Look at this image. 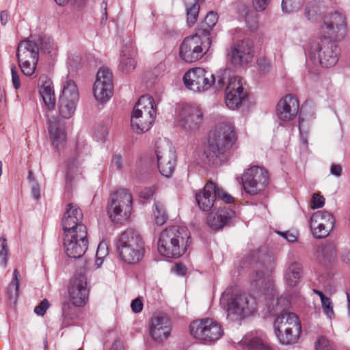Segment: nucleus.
Returning <instances> with one entry per match:
<instances>
[{
    "label": "nucleus",
    "mask_w": 350,
    "mask_h": 350,
    "mask_svg": "<svg viewBox=\"0 0 350 350\" xmlns=\"http://www.w3.org/2000/svg\"><path fill=\"white\" fill-rule=\"evenodd\" d=\"M16 56L21 72L27 77H32L36 70L39 59V48L33 40H24L19 42Z\"/></svg>",
    "instance_id": "12"
},
{
    "label": "nucleus",
    "mask_w": 350,
    "mask_h": 350,
    "mask_svg": "<svg viewBox=\"0 0 350 350\" xmlns=\"http://www.w3.org/2000/svg\"><path fill=\"white\" fill-rule=\"evenodd\" d=\"M299 105L297 98L288 94L282 98L276 107L277 117L282 121L288 122L293 120L297 115Z\"/></svg>",
    "instance_id": "25"
},
{
    "label": "nucleus",
    "mask_w": 350,
    "mask_h": 350,
    "mask_svg": "<svg viewBox=\"0 0 350 350\" xmlns=\"http://www.w3.org/2000/svg\"><path fill=\"white\" fill-rule=\"evenodd\" d=\"M9 256V249L7 239L0 237V265L5 267Z\"/></svg>",
    "instance_id": "39"
},
{
    "label": "nucleus",
    "mask_w": 350,
    "mask_h": 350,
    "mask_svg": "<svg viewBox=\"0 0 350 350\" xmlns=\"http://www.w3.org/2000/svg\"><path fill=\"white\" fill-rule=\"evenodd\" d=\"M234 216V212L226 206L211 212L207 217L208 225L213 229H220Z\"/></svg>",
    "instance_id": "27"
},
{
    "label": "nucleus",
    "mask_w": 350,
    "mask_h": 350,
    "mask_svg": "<svg viewBox=\"0 0 350 350\" xmlns=\"http://www.w3.org/2000/svg\"><path fill=\"white\" fill-rule=\"evenodd\" d=\"M108 255V246L106 242L101 241L97 247L96 256H99V258H106Z\"/></svg>",
    "instance_id": "46"
},
{
    "label": "nucleus",
    "mask_w": 350,
    "mask_h": 350,
    "mask_svg": "<svg viewBox=\"0 0 350 350\" xmlns=\"http://www.w3.org/2000/svg\"><path fill=\"white\" fill-rule=\"evenodd\" d=\"M321 305L323 312L327 318L330 320L333 319L335 317V313L334 311L333 303L331 299L328 297L326 299L322 301Z\"/></svg>",
    "instance_id": "41"
},
{
    "label": "nucleus",
    "mask_w": 350,
    "mask_h": 350,
    "mask_svg": "<svg viewBox=\"0 0 350 350\" xmlns=\"http://www.w3.org/2000/svg\"><path fill=\"white\" fill-rule=\"evenodd\" d=\"M175 272L180 275H183L187 271L186 267L181 264H176L174 267Z\"/></svg>",
    "instance_id": "60"
},
{
    "label": "nucleus",
    "mask_w": 350,
    "mask_h": 350,
    "mask_svg": "<svg viewBox=\"0 0 350 350\" xmlns=\"http://www.w3.org/2000/svg\"><path fill=\"white\" fill-rule=\"evenodd\" d=\"M158 168L161 174L170 177L174 171L176 155L172 144L167 140H161L156 146Z\"/></svg>",
    "instance_id": "15"
},
{
    "label": "nucleus",
    "mask_w": 350,
    "mask_h": 350,
    "mask_svg": "<svg viewBox=\"0 0 350 350\" xmlns=\"http://www.w3.org/2000/svg\"><path fill=\"white\" fill-rule=\"evenodd\" d=\"M82 211L76 204L70 203L65 208L62 219L64 234L74 233L75 231L87 229L83 223Z\"/></svg>",
    "instance_id": "23"
},
{
    "label": "nucleus",
    "mask_w": 350,
    "mask_h": 350,
    "mask_svg": "<svg viewBox=\"0 0 350 350\" xmlns=\"http://www.w3.org/2000/svg\"><path fill=\"white\" fill-rule=\"evenodd\" d=\"M154 209L153 211L154 216V220L155 223L158 226H162L163 225L167 219V215L165 213V208L159 202H157L154 204Z\"/></svg>",
    "instance_id": "37"
},
{
    "label": "nucleus",
    "mask_w": 350,
    "mask_h": 350,
    "mask_svg": "<svg viewBox=\"0 0 350 350\" xmlns=\"http://www.w3.org/2000/svg\"><path fill=\"white\" fill-rule=\"evenodd\" d=\"M220 305L226 310L228 318L237 321L252 315L256 310V301L250 295L231 294L230 291H226L221 295Z\"/></svg>",
    "instance_id": "5"
},
{
    "label": "nucleus",
    "mask_w": 350,
    "mask_h": 350,
    "mask_svg": "<svg viewBox=\"0 0 350 350\" xmlns=\"http://www.w3.org/2000/svg\"><path fill=\"white\" fill-rule=\"evenodd\" d=\"M149 335L152 340L161 343L171 335L172 323L170 319L163 314L152 317L149 321Z\"/></svg>",
    "instance_id": "24"
},
{
    "label": "nucleus",
    "mask_w": 350,
    "mask_h": 350,
    "mask_svg": "<svg viewBox=\"0 0 350 350\" xmlns=\"http://www.w3.org/2000/svg\"><path fill=\"white\" fill-rule=\"evenodd\" d=\"M88 247V229L64 234V247L70 258H80Z\"/></svg>",
    "instance_id": "17"
},
{
    "label": "nucleus",
    "mask_w": 350,
    "mask_h": 350,
    "mask_svg": "<svg viewBox=\"0 0 350 350\" xmlns=\"http://www.w3.org/2000/svg\"><path fill=\"white\" fill-rule=\"evenodd\" d=\"M274 329L279 342L282 345H290L298 340L301 325L297 315L284 312L275 318Z\"/></svg>",
    "instance_id": "8"
},
{
    "label": "nucleus",
    "mask_w": 350,
    "mask_h": 350,
    "mask_svg": "<svg viewBox=\"0 0 350 350\" xmlns=\"http://www.w3.org/2000/svg\"><path fill=\"white\" fill-rule=\"evenodd\" d=\"M280 234L286 239L288 242L294 243L297 239V234L294 232H281Z\"/></svg>",
    "instance_id": "55"
},
{
    "label": "nucleus",
    "mask_w": 350,
    "mask_h": 350,
    "mask_svg": "<svg viewBox=\"0 0 350 350\" xmlns=\"http://www.w3.org/2000/svg\"><path fill=\"white\" fill-rule=\"evenodd\" d=\"M314 293H316L317 295H318L319 296L321 301L326 299L327 298H328L327 297L325 296V295L323 294V292H321L319 290H314Z\"/></svg>",
    "instance_id": "64"
},
{
    "label": "nucleus",
    "mask_w": 350,
    "mask_h": 350,
    "mask_svg": "<svg viewBox=\"0 0 350 350\" xmlns=\"http://www.w3.org/2000/svg\"><path fill=\"white\" fill-rule=\"evenodd\" d=\"M204 33V35L197 33L183 40L179 49L180 57L183 61L187 63L195 62L207 53L211 41L206 32Z\"/></svg>",
    "instance_id": "11"
},
{
    "label": "nucleus",
    "mask_w": 350,
    "mask_h": 350,
    "mask_svg": "<svg viewBox=\"0 0 350 350\" xmlns=\"http://www.w3.org/2000/svg\"><path fill=\"white\" fill-rule=\"evenodd\" d=\"M342 260L347 263H350V250H344L342 254Z\"/></svg>",
    "instance_id": "62"
},
{
    "label": "nucleus",
    "mask_w": 350,
    "mask_h": 350,
    "mask_svg": "<svg viewBox=\"0 0 350 350\" xmlns=\"http://www.w3.org/2000/svg\"><path fill=\"white\" fill-rule=\"evenodd\" d=\"M258 65L261 71L263 72H267L269 71L270 65L269 62L266 59H261L258 61Z\"/></svg>",
    "instance_id": "56"
},
{
    "label": "nucleus",
    "mask_w": 350,
    "mask_h": 350,
    "mask_svg": "<svg viewBox=\"0 0 350 350\" xmlns=\"http://www.w3.org/2000/svg\"><path fill=\"white\" fill-rule=\"evenodd\" d=\"M269 176L267 171L258 166H252L243 173L241 183L244 191L250 195H256L267 186Z\"/></svg>",
    "instance_id": "13"
},
{
    "label": "nucleus",
    "mask_w": 350,
    "mask_h": 350,
    "mask_svg": "<svg viewBox=\"0 0 350 350\" xmlns=\"http://www.w3.org/2000/svg\"><path fill=\"white\" fill-rule=\"evenodd\" d=\"M12 73V82L14 88L18 90L21 87L20 77L17 68L15 66H12L11 68Z\"/></svg>",
    "instance_id": "45"
},
{
    "label": "nucleus",
    "mask_w": 350,
    "mask_h": 350,
    "mask_svg": "<svg viewBox=\"0 0 350 350\" xmlns=\"http://www.w3.org/2000/svg\"><path fill=\"white\" fill-rule=\"evenodd\" d=\"M301 3V0H282V11L285 13L293 12L299 8Z\"/></svg>",
    "instance_id": "40"
},
{
    "label": "nucleus",
    "mask_w": 350,
    "mask_h": 350,
    "mask_svg": "<svg viewBox=\"0 0 350 350\" xmlns=\"http://www.w3.org/2000/svg\"><path fill=\"white\" fill-rule=\"evenodd\" d=\"M131 309L135 313L140 312L143 308L142 300L140 298L135 299L131 304Z\"/></svg>",
    "instance_id": "52"
},
{
    "label": "nucleus",
    "mask_w": 350,
    "mask_h": 350,
    "mask_svg": "<svg viewBox=\"0 0 350 350\" xmlns=\"http://www.w3.org/2000/svg\"><path fill=\"white\" fill-rule=\"evenodd\" d=\"M82 169L79 163L75 159L69 160L67 165L66 185L72 189L82 179Z\"/></svg>",
    "instance_id": "30"
},
{
    "label": "nucleus",
    "mask_w": 350,
    "mask_h": 350,
    "mask_svg": "<svg viewBox=\"0 0 350 350\" xmlns=\"http://www.w3.org/2000/svg\"><path fill=\"white\" fill-rule=\"evenodd\" d=\"M203 118V111L198 105H186L179 114L178 124L186 131H196L201 126Z\"/></svg>",
    "instance_id": "21"
},
{
    "label": "nucleus",
    "mask_w": 350,
    "mask_h": 350,
    "mask_svg": "<svg viewBox=\"0 0 350 350\" xmlns=\"http://www.w3.org/2000/svg\"><path fill=\"white\" fill-rule=\"evenodd\" d=\"M341 37L329 36L321 34L319 38L312 40L306 48L308 57L314 63L323 67L334 66L338 60V49L332 38Z\"/></svg>",
    "instance_id": "4"
},
{
    "label": "nucleus",
    "mask_w": 350,
    "mask_h": 350,
    "mask_svg": "<svg viewBox=\"0 0 350 350\" xmlns=\"http://www.w3.org/2000/svg\"><path fill=\"white\" fill-rule=\"evenodd\" d=\"M186 88L194 92H204L213 85L216 89H221L224 85L223 78L218 77L216 81L214 75L202 68H194L188 70L183 77Z\"/></svg>",
    "instance_id": "9"
},
{
    "label": "nucleus",
    "mask_w": 350,
    "mask_h": 350,
    "mask_svg": "<svg viewBox=\"0 0 350 350\" xmlns=\"http://www.w3.org/2000/svg\"><path fill=\"white\" fill-rule=\"evenodd\" d=\"M218 21L217 14L211 11L209 12L204 18V21L202 23V33L201 35H204V31L209 35V30L211 29L217 23ZM201 30H199L198 33H200Z\"/></svg>",
    "instance_id": "35"
},
{
    "label": "nucleus",
    "mask_w": 350,
    "mask_h": 350,
    "mask_svg": "<svg viewBox=\"0 0 350 350\" xmlns=\"http://www.w3.org/2000/svg\"><path fill=\"white\" fill-rule=\"evenodd\" d=\"M32 196L35 199L40 198V187L37 183H33L31 186Z\"/></svg>",
    "instance_id": "59"
},
{
    "label": "nucleus",
    "mask_w": 350,
    "mask_h": 350,
    "mask_svg": "<svg viewBox=\"0 0 350 350\" xmlns=\"http://www.w3.org/2000/svg\"><path fill=\"white\" fill-rule=\"evenodd\" d=\"M41 83L39 93L45 105L49 109H53L55 105V97L51 81L46 76L39 79Z\"/></svg>",
    "instance_id": "29"
},
{
    "label": "nucleus",
    "mask_w": 350,
    "mask_h": 350,
    "mask_svg": "<svg viewBox=\"0 0 350 350\" xmlns=\"http://www.w3.org/2000/svg\"><path fill=\"white\" fill-rule=\"evenodd\" d=\"M137 50L132 42L126 43L120 51L119 69L124 73L132 72L137 66Z\"/></svg>",
    "instance_id": "26"
},
{
    "label": "nucleus",
    "mask_w": 350,
    "mask_h": 350,
    "mask_svg": "<svg viewBox=\"0 0 350 350\" xmlns=\"http://www.w3.org/2000/svg\"><path fill=\"white\" fill-rule=\"evenodd\" d=\"M199 11L200 4L198 1H194L191 4H186L187 22L189 25H192L196 22Z\"/></svg>",
    "instance_id": "36"
},
{
    "label": "nucleus",
    "mask_w": 350,
    "mask_h": 350,
    "mask_svg": "<svg viewBox=\"0 0 350 350\" xmlns=\"http://www.w3.org/2000/svg\"><path fill=\"white\" fill-rule=\"evenodd\" d=\"M254 9L257 11H263L268 6L270 0H252Z\"/></svg>",
    "instance_id": "50"
},
{
    "label": "nucleus",
    "mask_w": 350,
    "mask_h": 350,
    "mask_svg": "<svg viewBox=\"0 0 350 350\" xmlns=\"http://www.w3.org/2000/svg\"><path fill=\"white\" fill-rule=\"evenodd\" d=\"M324 1L312 0L307 3L305 16L311 23H319V33L329 36L344 37L347 32L345 17L338 13H329Z\"/></svg>",
    "instance_id": "2"
},
{
    "label": "nucleus",
    "mask_w": 350,
    "mask_h": 350,
    "mask_svg": "<svg viewBox=\"0 0 350 350\" xmlns=\"http://www.w3.org/2000/svg\"><path fill=\"white\" fill-rule=\"evenodd\" d=\"M334 222V218L330 213L319 211L312 215L309 225L312 235L317 239H322L329 235L333 230Z\"/></svg>",
    "instance_id": "20"
},
{
    "label": "nucleus",
    "mask_w": 350,
    "mask_h": 350,
    "mask_svg": "<svg viewBox=\"0 0 350 350\" xmlns=\"http://www.w3.org/2000/svg\"><path fill=\"white\" fill-rule=\"evenodd\" d=\"M331 174L335 176H340L342 173V167L340 165L334 164L330 168Z\"/></svg>",
    "instance_id": "57"
},
{
    "label": "nucleus",
    "mask_w": 350,
    "mask_h": 350,
    "mask_svg": "<svg viewBox=\"0 0 350 350\" xmlns=\"http://www.w3.org/2000/svg\"><path fill=\"white\" fill-rule=\"evenodd\" d=\"M117 250L122 260L127 264L139 262L144 252L142 238L131 230H126L120 234Z\"/></svg>",
    "instance_id": "7"
},
{
    "label": "nucleus",
    "mask_w": 350,
    "mask_h": 350,
    "mask_svg": "<svg viewBox=\"0 0 350 350\" xmlns=\"http://www.w3.org/2000/svg\"><path fill=\"white\" fill-rule=\"evenodd\" d=\"M265 273L262 271H256L251 276V280L256 284H263L265 282Z\"/></svg>",
    "instance_id": "51"
},
{
    "label": "nucleus",
    "mask_w": 350,
    "mask_h": 350,
    "mask_svg": "<svg viewBox=\"0 0 350 350\" xmlns=\"http://www.w3.org/2000/svg\"><path fill=\"white\" fill-rule=\"evenodd\" d=\"M49 302L46 299H43L40 304L34 308L35 313L38 315L43 316L49 308Z\"/></svg>",
    "instance_id": "48"
},
{
    "label": "nucleus",
    "mask_w": 350,
    "mask_h": 350,
    "mask_svg": "<svg viewBox=\"0 0 350 350\" xmlns=\"http://www.w3.org/2000/svg\"><path fill=\"white\" fill-rule=\"evenodd\" d=\"M215 195H216V198H218L222 200L226 203H230L233 200V198L230 195L225 193L222 189L217 187L216 185H215Z\"/></svg>",
    "instance_id": "47"
},
{
    "label": "nucleus",
    "mask_w": 350,
    "mask_h": 350,
    "mask_svg": "<svg viewBox=\"0 0 350 350\" xmlns=\"http://www.w3.org/2000/svg\"><path fill=\"white\" fill-rule=\"evenodd\" d=\"M247 96L243 88V81L239 76H230L225 91V102L230 109L239 108Z\"/></svg>",
    "instance_id": "18"
},
{
    "label": "nucleus",
    "mask_w": 350,
    "mask_h": 350,
    "mask_svg": "<svg viewBox=\"0 0 350 350\" xmlns=\"http://www.w3.org/2000/svg\"><path fill=\"white\" fill-rule=\"evenodd\" d=\"M59 99L78 103L79 100V89L73 80L67 79L63 83Z\"/></svg>",
    "instance_id": "33"
},
{
    "label": "nucleus",
    "mask_w": 350,
    "mask_h": 350,
    "mask_svg": "<svg viewBox=\"0 0 350 350\" xmlns=\"http://www.w3.org/2000/svg\"><path fill=\"white\" fill-rule=\"evenodd\" d=\"M9 20V14L6 11H2L0 14V21L2 25H5Z\"/></svg>",
    "instance_id": "61"
},
{
    "label": "nucleus",
    "mask_w": 350,
    "mask_h": 350,
    "mask_svg": "<svg viewBox=\"0 0 350 350\" xmlns=\"http://www.w3.org/2000/svg\"><path fill=\"white\" fill-rule=\"evenodd\" d=\"M316 350H334L329 341L325 336H319L315 342Z\"/></svg>",
    "instance_id": "42"
},
{
    "label": "nucleus",
    "mask_w": 350,
    "mask_h": 350,
    "mask_svg": "<svg viewBox=\"0 0 350 350\" xmlns=\"http://www.w3.org/2000/svg\"><path fill=\"white\" fill-rule=\"evenodd\" d=\"M49 124V133L53 146L57 149L63 148L67 139L66 131L59 122L50 120Z\"/></svg>",
    "instance_id": "31"
},
{
    "label": "nucleus",
    "mask_w": 350,
    "mask_h": 350,
    "mask_svg": "<svg viewBox=\"0 0 350 350\" xmlns=\"http://www.w3.org/2000/svg\"><path fill=\"white\" fill-rule=\"evenodd\" d=\"M90 288L84 273L76 274L68 286V299L75 307H83L88 301Z\"/></svg>",
    "instance_id": "16"
},
{
    "label": "nucleus",
    "mask_w": 350,
    "mask_h": 350,
    "mask_svg": "<svg viewBox=\"0 0 350 350\" xmlns=\"http://www.w3.org/2000/svg\"><path fill=\"white\" fill-rule=\"evenodd\" d=\"M104 259L105 258H100L99 256H96L95 266H96V269L100 267V266L102 265V264L103 262Z\"/></svg>",
    "instance_id": "63"
},
{
    "label": "nucleus",
    "mask_w": 350,
    "mask_h": 350,
    "mask_svg": "<svg viewBox=\"0 0 350 350\" xmlns=\"http://www.w3.org/2000/svg\"><path fill=\"white\" fill-rule=\"evenodd\" d=\"M308 123L302 118L299 120V129L301 139L304 144H307Z\"/></svg>",
    "instance_id": "44"
},
{
    "label": "nucleus",
    "mask_w": 350,
    "mask_h": 350,
    "mask_svg": "<svg viewBox=\"0 0 350 350\" xmlns=\"http://www.w3.org/2000/svg\"><path fill=\"white\" fill-rule=\"evenodd\" d=\"M237 141L234 126L228 122L219 123L209 133L207 143L200 152L202 160L209 165H221L230 158Z\"/></svg>",
    "instance_id": "1"
},
{
    "label": "nucleus",
    "mask_w": 350,
    "mask_h": 350,
    "mask_svg": "<svg viewBox=\"0 0 350 350\" xmlns=\"http://www.w3.org/2000/svg\"><path fill=\"white\" fill-rule=\"evenodd\" d=\"M325 204V198L319 193H314L311 198L310 207L312 209H317L323 207Z\"/></svg>",
    "instance_id": "43"
},
{
    "label": "nucleus",
    "mask_w": 350,
    "mask_h": 350,
    "mask_svg": "<svg viewBox=\"0 0 350 350\" xmlns=\"http://www.w3.org/2000/svg\"><path fill=\"white\" fill-rule=\"evenodd\" d=\"M196 199L200 209L204 211H209L216 200L215 183L213 182L206 183L203 191L196 193Z\"/></svg>",
    "instance_id": "28"
},
{
    "label": "nucleus",
    "mask_w": 350,
    "mask_h": 350,
    "mask_svg": "<svg viewBox=\"0 0 350 350\" xmlns=\"http://www.w3.org/2000/svg\"><path fill=\"white\" fill-rule=\"evenodd\" d=\"M110 350H124V347L122 340H115L110 348Z\"/></svg>",
    "instance_id": "58"
},
{
    "label": "nucleus",
    "mask_w": 350,
    "mask_h": 350,
    "mask_svg": "<svg viewBox=\"0 0 350 350\" xmlns=\"http://www.w3.org/2000/svg\"><path fill=\"white\" fill-rule=\"evenodd\" d=\"M248 347L250 350H277L271 346L267 340L258 337L253 338L250 340Z\"/></svg>",
    "instance_id": "38"
},
{
    "label": "nucleus",
    "mask_w": 350,
    "mask_h": 350,
    "mask_svg": "<svg viewBox=\"0 0 350 350\" xmlns=\"http://www.w3.org/2000/svg\"><path fill=\"white\" fill-rule=\"evenodd\" d=\"M42 49L45 53H51L55 49V43L50 38H44L41 40Z\"/></svg>",
    "instance_id": "49"
},
{
    "label": "nucleus",
    "mask_w": 350,
    "mask_h": 350,
    "mask_svg": "<svg viewBox=\"0 0 350 350\" xmlns=\"http://www.w3.org/2000/svg\"><path fill=\"white\" fill-rule=\"evenodd\" d=\"M228 57L235 66L245 65L252 61L254 51L252 43L248 40L238 41L230 47Z\"/></svg>",
    "instance_id": "22"
},
{
    "label": "nucleus",
    "mask_w": 350,
    "mask_h": 350,
    "mask_svg": "<svg viewBox=\"0 0 350 350\" xmlns=\"http://www.w3.org/2000/svg\"><path fill=\"white\" fill-rule=\"evenodd\" d=\"M133 198L126 189H120L111 195L107 212L109 219L115 224L127 221L132 212Z\"/></svg>",
    "instance_id": "10"
},
{
    "label": "nucleus",
    "mask_w": 350,
    "mask_h": 350,
    "mask_svg": "<svg viewBox=\"0 0 350 350\" xmlns=\"http://www.w3.org/2000/svg\"><path fill=\"white\" fill-rule=\"evenodd\" d=\"M78 103L59 99L58 116L61 119L71 118L77 109Z\"/></svg>",
    "instance_id": "34"
},
{
    "label": "nucleus",
    "mask_w": 350,
    "mask_h": 350,
    "mask_svg": "<svg viewBox=\"0 0 350 350\" xmlns=\"http://www.w3.org/2000/svg\"><path fill=\"white\" fill-rule=\"evenodd\" d=\"M156 117V108L153 98L142 96L135 104L131 118L133 131L142 133L150 129Z\"/></svg>",
    "instance_id": "6"
},
{
    "label": "nucleus",
    "mask_w": 350,
    "mask_h": 350,
    "mask_svg": "<svg viewBox=\"0 0 350 350\" xmlns=\"http://www.w3.org/2000/svg\"><path fill=\"white\" fill-rule=\"evenodd\" d=\"M191 334L205 341H215L223 335L221 325L213 319L205 318L193 321L189 326Z\"/></svg>",
    "instance_id": "14"
},
{
    "label": "nucleus",
    "mask_w": 350,
    "mask_h": 350,
    "mask_svg": "<svg viewBox=\"0 0 350 350\" xmlns=\"http://www.w3.org/2000/svg\"><path fill=\"white\" fill-rule=\"evenodd\" d=\"M189 239L187 228L178 226L166 228L160 234L158 252L167 258H178L186 252Z\"/></svg>",
    "instance_id": "3"
},
{
    "label": "nucleus",
    "mask_w": 350,
    "mask_h": 350,
    "mask_svg": "<svg viewBox=\"0 0 350 350\" xmlns=\"http://www.w3.org/2000/svg\"><path fill=\"white\" fill-rule=\"evenodd\" d=\"M18 271L17 269H14V280L15 282H12L9 288V293L10 296H12V293L14 291L15 295H17L18 290V282L17 279Z\"/></svg>",
    "instance_id": "53"
},
{
    "label": "nucleus",
    "mask_w": 350,
    "mask_h": 350,
    "mask_svg": "<svg viewBox=\"0 0 350 350\" xmlns=\"http://www.w3.org/2000/svg\"><path fill=\"white\" fill-rule=\"evenodd\" d=\"M113 75L107 68H100L93 87L95 99L100 103L108 101L113 95Z\"/></svg>",
    "instance_id": "19"
},
{
    "label": "nucleus",
    "mask_w": 350,
    "mask_h": 350,
    "mask_svg": "<svg viewBox=\"0 0 350 350\" xmlns=\"http://www.w3.org/2000/svg\"><path fill=\"white\" fill-rule=\"evenodd\" d=\"M111 164L118 170L122 168V157L118 154H115L112 157Z\"/></svg>",
    "instance_id": "54"
},
{
    "label": "nucleus",
    "mask_w": 350,
    "mask_h": 350,
    "mask_svg": "<svg viewBox=\"0 0 350 350\" xmlns=\"http://www.w3.org/2000/svg\"><path fill=\"white\" fill-rule=\"evenodd\" d=\"M302 271L303 267L300 263L297 262L291 263L284 274L286 284L290 288L297 286L302 277Z\"/></svg>",
    "instance_id": "32"
}]
</instances>
